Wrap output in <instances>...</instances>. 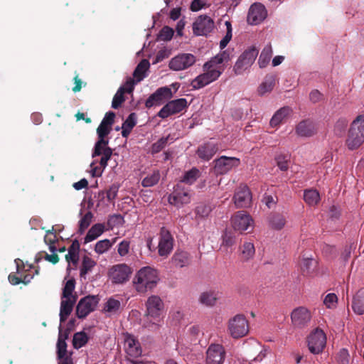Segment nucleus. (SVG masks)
<instances>
[{
	"mask_svg": "<svg viewBox=\"0 0 364 364\" xmlns=\"http://www.w3.org/2000/svg\"><path fill=\"white\" fill-rule=\"evenodd\" d=\"M296 134L302 137H309L316 132L314 124L308 120L300 122L296 127Z\"/></svg>",
	"mask_w": 364,
	"mask_h": 364,
	"instance_id": "nucleus-26",
	"label": "nucleus"
},
{
	"mask_svg": "<svg viewBox=\"0 0 364 364\" xmlns=\"http://www.w3.org/2000/svg\"><path fill=\"white\" fill-rule=\"evenodd\" d=\"M159 281L158 271L152 267L146 266L141 268L135 274L133 284L136 290L144 293L154 289Z\"/></svg>",
	"mask_w": 364,
	"mask_h": 364,
	"instance_id": "nucleus-3",
	"label": "nucleus"
},
{
	"mask_svg": "<svg viewBox=\"0 0 364 364\" xmlns=\"http://www.w3.org/2000/svg\"><path fill=\"white\" fill-rule=\"evenodd\" d=\"M212 211V208L210 205L200 204L196 208V214L199 218H206Z\"/></svg>",
	"mask_w": 364,
	"mask_h": 364,
	"instance_id": "nucleus-53",
	"label": "nucleus"
},
{
	"mask_svg": "<svg viewBox=\"0 0 364 364\" xmlns=\"http://www.w3.org/2000/svg\"><path fill=\"white\" fill-rule=\"evenodd\" d=\"M214 163L215 172L217 174L223 175L237 167L240 164V159L236 157H228L223 156L215 160Z\"/></svg>",
	"mask_w": 364,
	"mask_h": 364,
	"instance_id": "nucleus-17",
	"label": "nucleus"
},
{
	"mask_svg": "<svg viewBox=\"0 0 364 364\" xmlns=\"http://www.w3.org/2000/svg\"><path fill=\"white\" fill-rule=\"evenodd\" d=\"M160 179V173L158 171H155L151 174L146 176L141 182L144 187H151L156 185Z\"/></svg>",
	"mask_w": 364,
	"mask_h": 364,
	"instance_id": "nucleus-47",
	"label": "nucleus"
},
{
	"mask_svg": "<svg viewBox=\"0 0 364 364\" xmlns=\"http://www.w3.org/2000/svg\"><path fill=\"white\" fill-rule=\"evenodd\" d=\"M124 87H120L113 97L112 102V108L117 109L121 106L122 103L124 101Z\"/></svg>",
	"mask_w": 364,
	"mask_h": 364,
	"instance_id": "nucleus-51",
	"label": "nucleus"
},
{
	"mask_svg": "<svg viewBox=\"0 0 364 364\" xmlns=\"http://www.w3.org/2000/svg\"><path fill=\"white\" fill-rule=\"evenodd\" d=\"M132 274L131 268L126 264H119L112 267L109 271V277L112 282L122 284L127 282Z\"/></svg>",
	"mask_w": 364,
	"mask_h": 364,
	"instance_id": "nucleus-16",
	"label": "nucleus"
},
{
	"mask_svg": "<svg viewBox=\"0 0 364 364\" xmlns=\"http://www.w3.org/2000/svg\"><path fill=\"white\" fill-rule=\"evenodd\" d=\"M135 79L129 77L125 84L122 86L124 88V92L131 93L134 90V86L136 84Z\"/></svg>",
	"mask_w": 364,
	"mask_h": 364,
	"instance_id": "nucleus-62",
	"label": "nucleus"
},
{
	"mask_svg": "<svg viewBox=\"0 0 364 364\" xmlns=\"http://www.w3.org/2000/svg\"><path fill=\"white\" fill-rule=\"evenodd\" d=\"M337 296L335 294H328L326 296L323 304L327 308H333L337 303Z\"/></svg>",
	"mask_w": 364,
	"mask_h": 364,
	"instance_id": "nucleus-58",
	"label": "nucleus"
},
{
	"mask_svg": "<svg viewBox=\"0 0 364 364\" xmlns=\"http://www.w3.org/2000/svg\"><path fill=\"white\" fill-rule=\"evenodd\" d=\"M68 338L66 332H63L61 324L59 326V335L57 343V353L58 358H62L64 355H68L67 352V343L65 340Z\"/></svg>",
	"mask_w": 364,
	"mask_h": 364,
	"instance_id": "nucleus-30",
	"label": "nucleus"
},
{
	"mask_svg": "<svg viewBox=\"0 0 364 364\" xmlns=\"http://www.w3.org/2000/svg\"><path fill=\"white\" fill-rule=\"evenodd\" d=\"M354 312L358 315L364 314V290L359 291L355 296L352 304Z\"/></svg>",
	"mask_w": 364,
	"mask_h": 364,
	"instance_id": "nucleus-39",
	"label": "nucleus"
},
{
	"mask_svg": "<svg viewBox=\"0 0 364 364\" xmlns=\"http://www.w3.org/2000/svg\"><path fill=\"white\" fill-rule=\"evenodd\" d=\"M146 315L155 321H159L164 313V304L160 296H150L146 301Z\"/></svg>",
	"mask_w": 364,
	"mask_h": 364,
	"instance_id": "nucleus-9",
	"label": "nucleus"
},
{
	"mask_svg": "<svg viewBox=\"0 0 364 364\" xmlns=\"http://www.w3.org/2000/svg\"><path fill=\"white\" fill-rule=\"evenodd\" d=\"M196 58L191 53H180L172 58L168 63V68L173 71L186 70L193 65Z\"/></svg>",
	"mask_w": 364,
	"mask_h": 364,
	"instance_id": "nucleus-10",
	"label": "nucleus"
},
{
	"mask_svg": "<svg viewBox=\"0 0 364 364\" xmlns=\"http://www.w3.org/2000/svg\"><path fill=\"white\" fill-rule=\"evenodd\" d=\"M304 200L309 205H316L320 200L319 193L314 189L306 190L304 193Z\"/></svg>",
	"mask_w": 364,
	"mask_h": 364,
	"instance_id": "nucleus-42",
	"label": "nucleus"
},
{
	"mask_svg": "<svg viewBox=\"0 0 364 364\" xmlns=\"http://www.w3.org/2000/svg\"><path fill=\"white\" fill-rule=\"evenodd\" d=\"M172 95L173 94L171 88L168 87H160L149 96L145 102V105L146 107L159 105L165 100L171 98Z\"/></svg>",
	"mask_w": 364,
	"mask_h": 364,
	"instance_id": "nucleus-23",
	"label": "nucleus"
},
{
	"mask_svg": "<svg viewBox=\"0 0 364 364\" xmlns=\"http://www.w3.org/2000/svg\"><path fill=\"white\" fill-rule=\"evenodd\" d=\"M112 246V243L108 239L98 241L95 247V251L98 255L107 252Z\"/></svg>",
	"mask_w": 364,
	"mask_h": 364,
	"instance_id": "nucleus-48",
	"label": "nucleus"
},
{
	"mask_svg": "<svg viewBox=\"0 0 364 364\" xmlns=\"http://www.w3.org/2000/svg\"><path fill=\"white\" fill-rule=\"evenodd\" d=\"M275 85V77L274 75H267L264 77L263 82L258 87L257 92L259 95H264L270 92Z\"/></svg>",
	"mask_w": 364,
	"mask_h": 364,
	"instance_id": "nucleus-37",
	"label": "nucleus"
},
{
	"mask_svg": "<svg viewBox=\"0 0 364 364\" xmlns=\"http://www.w3.org/2000/svg\"><path fill=\"white\" fill-rule=\"evenodd\" d=\"M92 214L91 212H87L85 214V215L81 218L79 222V228L81 232H84L86 228L90 225L92 219Z\"/></svg>",
	"mask_w": 364,
	"mask_h": 364,
	"instance_id": "nucleus-55",
	"label": "nucleus"
},
{
	"mask_svg": "<svg viewBox=\"0 0 364 364\" xmlns=\"http://www.w3.org/2000/svg\"><path fill=\"white\" fill-rule=\"evenodd\" d=\"M88 341L87 335L83 332H77L73 336V343L75 348L78 349L84 346Z\"/></svg>",
	"mask_w": 364,
	"mask_h": 364,
	"instance_id": "nucleus-45",
	"label": "nucleus"
},
{
	"mask_svg": "<svg viewBox=\"0 0 364 364\" xmlns=\"http://www.w3.org/2000/svg\"><path fill=\"white\" fill-rule=\"evenodd\" d=\"M105 230V225L102 223H97L91 227V228L88 230L85 237V242L88 243L90 242L98 237H100Z\"/></svg>",
	"mask_w": 364,
	"mask_h": 364,
	"instance_id": "nucleus-31",
	"label": "nucleus"
},
{
	"mask_svg": "<svg viewBox=\"0 0 364 364\" xmlns=\"http://www.w3.org/2000/svg\"><path fill=\"white\" fill-rule=\"evenodd\" d=\"M173 247V239L171 233L162 228L160 232L158 244V252L161 257H168L171 252Z\"/></svg>",
	"mask_w": 364,
	"mask_h": 364,
	"instance_id": "nucleus-21",
	"label": "nucleus"
},
{
	"mask_svg": "<svg viewBox=\"0 0 364 364\" xmlns=\"http://www.w3.org/2000/svg\"><path fill=\"white\" fill-rule=\"evenodd\" d=\"M228 331L232 338H242L249 331L248 321L244 316L236 315L229 320Z\"/></svg>",
	"mask_w": 364,
	"mask_h": 364,
	"instance_id": "nucleus-7",
	"label": "nucleus"
},
{
	"mask_svg": "<svg viewBox=\"0 0 364 364\" xmlns=\"http://www.w3.org/2000/svg\"><path fill=\"white\" fill-rule=\"evenodd\" d=\"M121 303L119 300L109 298L105 304L103 311L107 316L117 314L120 309Z\"/></svg>",
	"mask_w": 364,
	"mask_h": 364,
	"instance_id": "nucleus-38",
	"label": "nucleus"
},
{
	"mask_svg": "<svg viewBox=\"0 0 364 364\" xmlns=\"http://www.w3.org/2000/svg\"><path fill=\"white\" fill-rule=\"evenodd\" d=\"M364 142V115H360L352 122L349 129L346 145L353 150Z\"/></svg>",
	"mask_w": 364,
	"mask_h": 364,
	"instance_id": "nucleus-5",
	"label": "nucleus"
},
{
	"mask_svg": "<svg viewBox=\"0 0 364 364\" xmlns=\"http://www.w3.org/2000/svg\"><path fill=\"white\" fill-rule=\"evenodd\" d=\"M173 264L178 267H184L191 263V257L188 252L177 250L171 258Z\"/></svg>",
	"mask_w": 364,
	"mask_h": 364,
	"instance_id": "nucleus-29",
	"label": "nucleus"
},
{
	"mask_svg": "<svg viewBox=\"0 0 364 364\" xmlns=\"http://www.w3.org/2000/svg\"><path fill=\"white\" fill-rule=\"evenodd\" d=\"M311 319L310 311L304 306L296 308L291 314V323L295 327H304L310 322Z\"/></svg>",
	"mask_w": 364,
	"mask_h": 364,
	"instance_id": "nucleus-19",
	"label": "nucleus"
},
{
	"mask_svg": "<svg viewBox=\"0 0 364 364\" xmlns=\"http://www.w3.org/2000/svg\"><path fill=\"white\" fill-rule=\"evenodd\" d=\"M173 35V30L168 27H164L160 32V38L164 41H169Z\"/></svg>",
	"mask_w": 364,
	"mask_h": 364,
	"instance_id": "nucleus-59",
	"label": "nucleus"
},
{
	"mask_svg": "<svg viewBox=\"0 0 364 364\" xmlns=\"http://www.w3.org/2000/svg\"><path fill=\"white\" fill-rule=\"evenodd\" d=\"M317 262L312 258H303L301 262V269L304 275L310 276L313 274L316 268Z\"/></svg>",
	"mask_w": 364,
	"mask_h": 364,
	"instance_id": "nucleus-36",
	"label": "nucleus"
},
{
	"mask_svg": "<svg viewBox=\"0 0 364 364\" xmlns=\"http://www.w3.org/2000/svg\"><path fill=\"white\" fill-rule=\"evenodd\" d=\"M289 107H283L278 109L270 119L269 124L272 127H276L282 123L291 113Z\"/></svg>",
	"mask_w": 364,
	"mask_h": 364,
	"instance_id": "nucleus-27",
	"label": "nucleus"
},
{
	"mask_svg": "<svg viewBox=\"0 0 364 364\" xmlns=\"http://www.w3.org/2000/svg\"><path fill=\"white\" fill-rule=\"evenodd\" d=\"M172 139H171V141H170L169 135L166 137H162V138L159 139L156 142L153 144V145L151 146V153L156 154V153L159 152L166 146L167 144L171 143Z\"/></svg>",
	"mask_w": 364,
	"mask_h": 364,
	"instance_id": "nucleus-49",
	"label": "nucleus"
},
{
	"mask_svg": "<svg viewBox=\"0 0 364 364\" xmlns=\"http://www.w3.org/2000/svg\"><path fill=\"white\" fill-rule=\"evenodd\" d=\"M225 359V351L223 346L213 343L206 350L205 364H223Z\"/></svg>",
	"mask_w": 364,
	"mask_h": 364,
	"instance_id": "nucleus-18",
	"label": "nucleus"
},
{
	"mask_svg": "<svg viewBox=\"0 0 364 364\" xmlns=\"http://www.w3.org/2000/svg\"><path fill=\"white\" fill-rule=\"evenodd\" d=\"M272 47L271 44H267L262 49L258 59V65L260 68H264L269 63L272 57Z\"/></svg>",
	"mask_w": 364,
	"mask_h": 364,
	"instance_id": "nucleus-35",
	"label": "nucleus"
},
{
	"mask_svg": "<svg viewBox=\"0 0 364 364\" xmlns=\"http://www.w3.org/2000/svg\"><path fill=\"white\" fill-rule=\"evenodd\" d=\"M349 354L346 349H342L340 350L338 355V364H348L349 363Z\"/></svg>",
	"mask_w": 364,
	"mask_h": 364,
	"instance_id": "nucleus-61",
	"label": "nucleus"
},
{
	"mask_svg": "<svg viewBox=\"0 0 364 364\" xmlns=\"http://www.w3.org/2000/svg\"><path fill=\"white\" fill-rule=\"evenodd\" d=\"M255 247L250 241H245L240 247V256L243 261H249L255 257Z\"/></svg>",
	"mask_w": 364,
	"mask_h": 364,
	"instance_id": "nucleus-34",
	"label": "nucleus"
},
{
	"mask_svg": "<svg viewBox=\"0 0 364 364\" xmlns=\"http://www.w3.org/2000/svg\"><path fill=\"white\" fill-rule=\"evenodd\" d=\"M114 117H115V114L114 112H108L106 113V114L104 117L102 122L104 123H107V124H108L109 126L111 127V125L114 122Z\"/></svg>",
	"mask_w": 364,
	"mask_h": 364,
	"instance_id": "nucleus-64",
	"label": "nucleus"
},
{
	"mask_svg": "<svg viewBox=\"0 0 364 364\" xmlns=\"http://www.w3.org/2000/svg\"><path fill=\"white\" fill-rule=\"evenodd\" d=\"M220 297V292L216 289H208L203 291L199 297L198 301L206 307H213Z\"/></svg>",
	"mask_w": 364,
	"mask_h": 364,
	"instance_id": "nucleus-25",
	"label": "nucleus"
},
{
	"mask_svg": "<svg viewBox=\"0 0 364 364\" xmlns=\"http://www.w3.org/2000/svg\"><path fill=\"white\" fill-rule=\"evenodd\" d=\"M110 126L101 122L100 126L97 129L98 135V141L96 142L94 151L92 154V157L94 159L96 156H102L99 165H96L97 161L94 160L90 164V173L92 177H100L102 176L104 170L107 166V162L112 155V150L107 146L108 140L105 137L109 133Z\"/></svg>",
	"mask_w": 364,
	"mask_h": 364,
	"instance_id": "nucleus-2",
	"label": "nucleus"
},
{
	"mask_svg": "<svg viewBox=\"0 0 364 364\" xmlns=\"http://www.w3.org/2000/svg\"><path fill=\"white\" fill-rule=\"evenodd\" d=\"M136 124V115L135 113H131L127 119L124 121V122L122 124V134L123 136L126 137L127 136L132 129L134 128V127Z\"/></svg>",
	"mask_w": 364,
	"mask_h": 364,
	"instance_id": "nucleus-41",
	"label": "nucleus"
},
{
	"mask_svg": "<svg viewBox=\"0 0 364 364\" xmlns=\"http://www.w3.org/2000/svg\"><path fill=\"white\" fill-rule=\"evenodd\" d=\"M257 55L258 50L254 46L245 50L238 58L233 67L235 74L237 75H242L249 69L254 63Z\"/></svg>",
	"mask_w": 364,
	"mask_h": 364,
	"instance_id": "nucleus-6",
	"label": "nucleus"
},
{
	"mask_svg": "<svg viewBox=\"0 0 364 364\" xmlns=\"http://www.w3.org/2000/svg\"><path fill=\"white\" fill-rule=\"evenodd\" d=\"M130 242L124 240L118 245L117 252L121 257L126 256L129 252Z\"/></svg>",
	"mask_w": 364,
	"mask_h": 364,
	"instance_id": "nucleus-57",
	"label": "nucleus"
},
{
	"mask_svg": "<svg viewBox=\"0 0 364 364\" xmlns=\"http://www.w3.org/2000/svg\"><path fill=\"white\" fill-rule=\"evenodd\" d=\"M286 217L281 213H273L269 218V225L275 230H282L286 225Z\"/></svg>",
	"mask_w": 364,
	"mask_h": 364,
	"instance_id": "nucleus-32",
	"label": "nucleus"
},
{
	"mask_svg": "<svg viewBox=\"0 0 364 364\" xmlns=\"http://www.w3.org/2000/svg\"><path fill=\"white\" fill-rule=\"evenodd\" d=\"M15 263L16 265V273L18 274V276H16L12 274H9V280L13 285H16L21 282V273L24 269V265L21 259H15Z\"/></svg>",
	"mask_w": 364,
	"mask_h": 364,
	"instance_id": "nucleus-43",
	"label": "nucleus"
},
{
	"mask_svg": "<svg viewBox=\"0 0 364 364\" xmlns=\"http://www.w3.org/2000/svg\"><path fill=\"white\" fill-rule=\"evenodd\" d=\"M225 25L226 27V34L224 38L220 42V48L221 49L225 48L228 43L230 41L232 36V28L231 23L228 21L225 22Z\"/></svg>",
	"mask_w": 364,
	"mask_h": 364,
	"instance_id": "nucleus-50",
	"label": "nucleus"
},
{
	"mask_svg": "<svg viewBox=\"0 0 364 364\" xmlns=\"http://www.w3.org/2000/svg\"><path fill=\"white\" fill-rule=\"evenodd\" d=\"M207 6L205 0H193L191 4V10L192 11H198Z\"/></svg>",
	"mask_w": 364,
	"mask_h": 364,
	"instance_id": "nucleus-60",
	"label": "nucleus"
},
{
	"mask_svg": "<svg viewBox=\"0 0 364 364\" xmlns=\"http://www.w3.org/2000/svg\"><path fill=\"white\" fill-rule=\"evenodd\" d=\"M230 60V51L225 50L211 58L203 65V73L196 77L191 82L193 90L201 89L216 81L225 70L224 64Z\"/></svg>",
	"mask_w": 364,
	"mask_h": 364,
	"instance_id": "nucleus-1",
	"label": "nucleus"
},
{
	"mask_svg": "<svg viewBox=\"0 0 364 364\" xmlns=\"http://www.w3.org/2000/svg\"><path fill=\"white\" fill-rule=\"evenodd\" d=\"M191 194L189 191L185 189L181 183H178L174 188L173 193L168 196V202L178 208L188 204L191 202Z\"/></svg>",
	"mask_w": 364,
	"mask_h": 364,
	"instance_id": "nucleus-14",
	"label": "nucleus"
},
{
	"mask_svg": "<svg viewBox=\"0 0 364 364\" xmlns=\"http://www.w3.org/2000/svg\"><path fill=\"white\" fill-rule=\"evenodd\" d=\"M118 193V187L113 185L107 191V198L109 202L114 200Z\"/></svg>",
	"mask_w": 364,
	"mask_h": 364,
	"instance_id": "nucleus-63",
	"label": "nucleus"
},
{
	"mask_svg": "<svg viewBox=\"0 0 364 364\" xmlns=\"http://www.w3.org/2000/svg\"><path fill=\"white\" fill-rule=\"evenodd\" d=\"M218 147L213 143H207L198 149V156L205 161H209L217 152Z\"/></svg>",
	"mask_w": 364,
	"mask_h": 364,
	"instance_id": "nucleus-28",
	"label": "nucleus"
},
{
	"mask_svg": "<svg viewBox=\"0 0 364 364\" xmlns=\"http://www.w3.org/2000/svg\"><path fill=\"white\" fill-rule=\"evenodd\" d=\"M98 303L99 298L97 296H87L83 297L77 305V316L79 318H85L96 309Z\"/></svg>",
	"mask_w": 364,
	"mask_h": 364,
	"instance_id": "nucleus-12",
	"label": "nucleus"
},
{
	"mask_svg": "<svg viewBox=\"0 0 364 364\" xmlns=\"http://www.w3.org/2000/svg\"><path fill=\"white\" fill-rule=\"evenodd\" d=\"M308 346L311 353L318 354L322 351L326 343L324 332L320 328L314 330L308 337Z\"/></svg>",
	"mask_w": 364,
	"mask_h": 364,
	"instance_id": "nucleus-11",
	"label": "nucleus"
},
{
	"mask_svg": "<svg viewBox=\"0 0 364 364\" xmlns=\"http://www.w3.org/2000/svg\"><path fill=\"white\" fill-rule=\"evenodd\" d=\"M186 99L180 98L168 102L164 105L158 113V116L162 119L168 117L171 115L181 112L187 107Z\"/></svg>",
	"mask_w": 364,
	"mask_h": 364,
	"instance_id": "nucleus-15",
	"label": "nucleus"
},
{
	"mask_svg": "<svg viewBox=\"0 0 364 364\" xmlns=\"http://www.w3.org/2000/svg\"><path fill=\"white\" fill-rule=\"evenodd\" d=\"M45 242L49 245V250L54 253L56 251L55 242L57 240L56 235L52 231H48L44 237Z\"/></svg>",
	"mask_w": 364,
	"mask_h": 364,
	"instance_id": "nucleus-52",
	"label": "nucleus"
},
{
	"mask_svg": "<svg viewBox=\"0 0 364 364\" xmlns=\"http://www.w3.org/2000/svg\"><path fill=\"white\" fill-rule=\"evenodd\" d=\"M230 224L235 231L242 233L253 228L254 220L250 214L244 210H239L232 215Z\"/></svg>",
	"mask_w": 364,
	"mask_h": 364,
	"instance_id": "nucleus-8",
	"label": "nucleus"
},
{
	"mask_svg": "<svg viewBox=\"0 0 364 364\" xmlns=\"http://www.w3.org/2000/svg\"><path fill=\"white\" fill-rule=\"evenodd\" d=\"M348 120L345 118L339 119L335 124L334 132L337 135H341L348 126Z\"/></svg>",
	"mask_w": 364,
	"mask_h": 364,
	"instance_id": "nucleus-56",
	"label": "nucleus"
},
{
	"mask_svg": "<svg viewBox=\"0 0 364 364\" xmlns=\"http://www.w3.org/2000/svg\"><path fill=\"white\" fill-rule=\"evenodd\" d=\"M214 28V21L207 15L199 16L193 23V31L196 36H206Z\"/></svg>",
	"mask_w": 364,
	"mask_h": 364,
	"instance_id": "nucleus-13",
	"label": "nucleus"
},
{
	"mask_svg": "<svg viewBox=\"0 0 364 364\" xmlns=\"http://www.w3.org/2000/svg\"><path fill=\"white\" fill-rule=\"evenodd\" d=\"M267 16V11L264 6L259 3H255L249 9L247 20L249 24L257 25L262 23Z\"/></svg>",
	"mask_w": 364,
	"mask_h": 364,
	"instance_id": "nucleus-20",
	"label": "nucleus"
},
{
	"mask_svg": "<svg viewBox=\"0 0 364 364\" xmlns=\"http://www.w3.org/2000/svg\"><path fill=\"white\" fill-rule=\"evenodd\" d=\"M236 242V237L234 234L230 231H225L222 235V242L220 244V249L223 251L228 252Z\"/></svg>",
	"mask_w": 364,
	"mask_h": 364,
	"instance_id": "nucleus-40",
	"label": "nucleus"
},
{
	"mask_svg": "<svg viewBox=\"0 0 364 364\" xmlns=\"http://www.w3.org/2000/svg\"><path fill=\"white\" fill-rule=\"evenodd\" d=\"M200 176V171L196 168L188 171L185 173L181 183H185L188 185L193 184Z\"/></svg>",
	"mask_w": 364,
	"mask_h": 364,
	"instance_id": "nucleus-44",
	"label": "nucleus"
},
{
	"mask_svg": "<svg viewBox=\"0 0 364 364\" xmlns=\"http://www.w3.org/2000/svg\"><path fill=\"white\" fill-rule=\"evenodd\" d=\"M124 346L127 354L131 358H138L142 353L140 343L129 333L124 334Z\"/></svg>",
	"mask_w": 364,
	"mask_h": 364,
	"instance_id": "nucleus-24",
	"label": "nucleus"
},
{
	"mask_svg": "<svg viewBox=\"0 0 364 364\" xmlns=\"http://www.w3.org/2000/svg\"><path fill=\"white\" fill-rule=\"evenodd\" d=\"M95 265L96 262L95 260L87 256H85L82 259V267L80 269L81 277H85Z\"/></svg>",
	"mask_w": 364,
	"mask_h": 364,
	"instance_id": "nucleus-46",
	"label": "nucleus"
},
{
	"mask_svg": "<svg viewBox=\"0 0 364 364\" xmlns=\"http://www.w3.org/2000/svg\"><path fill=\"white\" fill-rule=\"evenodd\" d=\"M150 63L148 60H142L135 68L133 75L136 82H139L146 77V72L149 70Z\"/></svg>",
	"mask_w": 364,
	"mask_h": 364,
	"instance_id": "nucleus-33",
	"label": "nucleus"
},
{
	"mask_svg": "<svg viewBox=\"0 0 364 364\" xmlns=\"http://www.w3.org/2000/svg\"><path fill=\"white\" fill-rule=\"evenodd\" d=\"M66 261L68 263V267H70V263L75 265L78 260V251L77 249L72 247L69 249L68 254L65 256Z\"/></svg>",
	"mask_w": 364,
	"mask_h": 364,
	"instance_id": "nucleus-54",
	"label": "nucleus"
},
{
	"mask_svg": "<svg viewBox=\"0 0 364 364\" xmlns=\"http://www.w3.org/2000/svg\"><path fill=\"white\" fill-rule=\"evenodd\" d=\"M75 284V280L69 279L63 287L60 309V323L66 321L76 301V296L73 294Z\"/></svg>",
	"mask_w": 364,
	"mask_h": 364,
	"instance_id": "nucleus-4",
	"label": "nucleus"
},
{
	"mask_svg": "<svg viewBox=\"0 0 364 364\" xmlns=\"http://www.w3.org/2000/svg\"><path fill=\"white\" fill-rule=\"evenodd\" d=\"M233 200L237 208H247L251 205L252 194L246 185H240L236 190Z\"/></svg>",
	"mask_w": 364,
	"mask_h": 364,
	"instance_id": "nucleus-22",
	"label": "nucleus"
}]
</instances>
